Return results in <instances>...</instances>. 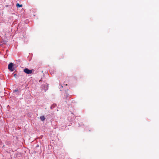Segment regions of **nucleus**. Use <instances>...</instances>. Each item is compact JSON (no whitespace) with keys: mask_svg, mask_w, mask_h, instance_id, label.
I'll list each match as a JSON object with an SVG mask.
<instances>
[{"mask_svg":"<svg viewBox=\"0 0 159 159\" xmlns=\"http://www.w3.org/2000/svg\"><path fill=\"white\" fill-rule=\"evenodd\" d=\"M13 64L12 63H10L8 65V69L11 71H13L14 70V69L13 68Z\"/></svg>","mask_w":159,"mask_h":159,"instance_id":"obj_1","label":"nucleus"},{"mask_svg":"<svg viewBox=\"0 0 159 159\" xmlns=\"http://www.w3.org/2000/svg\"><path fill=\"white\" fill-rule=\"evenodd\" d=\"M24 71L27 74H30L32 72V70H29L28 68H25L24 70Z\"/></svg>","mask_w":159,"mask_h":159,"instance_id":"obj_2","label":"nucleus"},{"mask_svg":"<svg viewBox=\"0 0 159 159\" xmlns=\"http://www.w3.org/2000/svg\"><path fill=\"white\" fill-rule=\"evenodd\" d=\"M42 88L44 89L45 91H46L48 89V86L47 85H43Z\"/></svg>","mask_w":159,"mask_h":159,"instance_id":"obj_3","label":"nucleus"},{"mask_svg":"<svg viewBox=\"0 0 159 159\" xmlns=\"http://www.w3.org/2000/svg\"><path fill=\"white\" fill-rule=\"evenodd\" d=\"M40 119L42 121H43L45 120V118L44 116H42L40 117Z\"/></svg>","mask_w":159,"mask_h":159,"instance_id":"obj_4","label":"nucleus"},{"mask_svg":"<svg viewBox=\"0 0 159 159\" xmlns=\"http://www.w3.org/2000/svg\"><path fill=\"white\" fill-rule=\"evenodd\" d=\"M16 6H17V7H22V5H20L19 3H17L16 4Z\"/></svg>","mask_w":159,"mask_h":159,"instance_id":"obj_5","label":"nucleus"},{"mask_svg":"<svg viewBox=\"0 0 159 159\" xmlns=\"http://www.w3.org/2000/svg\"><path fill=\"white\" fill-rule=\"evenodd\" d=\"M18 91V90L17 89H16L13 91L14 92H17Z\"/></svg>","mask_w":159,"mask_h":159,"instance_id":"obj_6","label":"nucleus"},{"mask_svg":"<svg viewBox=\"0 0 159 159\" xmlns=\"http://www.w3.org/2000/svg\"><path fill=\"white\" fill-rule=\"evenodd\" d=\"M14 76H16V74H14Z\"/></svg>","mask_w":159,"mask_h":159,"instance_id":"obj_7","label":"nucleus"}]
</instances>
